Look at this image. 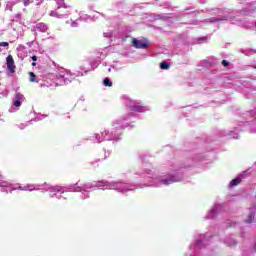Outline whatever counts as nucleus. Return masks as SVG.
<instances>
[{
    "label": "nucleus",
    "instance_id": "nucleus-6",
    "mask_svg": "<svg viewBox=\"0 0 256 256\" xmlns=\"http://www.w3.org/2000/svg\"><path fill=\"white\" fill-rule=\"evenodd\" d=\"M104 85L105 87H113V82L109 78L104 79Z\"/></svg>",
    "mask_w": 256,
    "mask_h": 256
},
{
    "label": "nucleus",
    "instance_id": "nucleus-14",
    "mask_svg": "<svg viewBox=\"0 0 256 256\" xmlns=\"http://www.w3.org/2000/svg\"><path fill=\"white\" fill-rule=\"evenodd\" d=\"M134 109H135L136 111H141V106H134Z\"/></svg>",
    "mask_w": 256,
    "mask_h": 256
},
{
    "label": "nucleus",
    "instance_id": "nucleus-2",
    "mask_svg": "<svg viewBox=\"0 0 256 256\" xmlns=\"http://www.w3.org/2000/svg\"><path fill=\"white\" fill-rule=\"evenodd\" d=\"M14 99H15L13 102L14 107H20L23 101H25V95L21 94L20 92H16L14 95Z\"/></svg>",
    "mask_w": 256,
    "mask_h": 256
},
{
    "label": "nucleus",
    "instance_id": "nucleus-4",
    "mask_svg": "<svg viewBox=\"0 0 256 256\" xmlns=\"http://www.w3.org/2000/svg\"><path fill=\"white\" fill-rule=\"evenodd\" d=\"M161 183H163V185H171V183H175V178L173 176H170L169 178H163Z\"/></svg>",
    "mask_w": 256,
    "mask_h": 256
},
{
    "label": "nucleus",
    "instance_id": "nucleus-11",
    "mask_svg": "<svg viewBox=\"0 0 256 256\" xmlns=\"http://www.w3.org/2000/svg\"><path fill=\"white\" fill-rule=\"evenodd\" d=\"M0 47H9V42H0Z\"/></svg>",
    "mask_w": 256,
    "mask_h": 256
},
{
    "label": "nucleus",
    "instance_id": "nucleus-1",
    "mask_svg": "<svg viewBox=\"0 0 256 256\" xmlns=\"http://www.w3.org/2000/svg\"><path fill=\"white\" fill-rule=\"evenodd\" d=\"M6 63H7V69L10 71V73H15V60L13 59L12 55H8L6 58Z\"/></svg>",
    "mask_w": 256,
    "mask_h": 256
},
{
    "label": "nucleus",
    "instance_id": "nucleus-12",
    "mask_svg": "<svg viewBox=\"0 0 256 256\" xmlns=\"http://www.w3.org/2000/svg\"><path fill=\"white\" fill-rule=\"evenodd\" d=\"M223 67H229V62L227 60L222 61Z\"/></svg>",
    "mask_w": 256,
    "mask_h": 256
},
{
    "label": "nucleus",
    "instance_id": "nucleus-10",
    "mask_svg": "<svg viewBox=\"0 0 256 256\" xmlns=\"http://www.w3.org/2000/svg\"><path fill=\"white\" fill-rule=\"evenodd\" d=\"M254 219H255V216H253V214H251V215L249 216V219L246 220V222H247V223H251Z\"/></svg>",
    "mask_w": 256,
    "mask_h": 256
},
{
    "label": "nucleus",
    "instance_id": "nucleus-3",
    "mask_svg": "<svg viewBox=\"0 0 256 256\" xmlns=\"http://www.w3.org/2000/svg\"><path fill=\"white\" fill-rule=\"evenodd\" d=\"M132 45L135 49H147V43L141 42L137 38H132Z\"/></svg>",
    "mask_w": 256,
    "mask_h": 256
},
{
    "label": "nucleus",
    "instance_id": "nucleus-15",
    "mask_svg": "<svg viewBox=\"0 0 256 256\" xmlns=\"http://www.w3.org/2000/svg\"><path fill=\"white\" fill-rule=\"evenodd\" d=\"M32 61H34V62L37 61V56H35V55L32 56Z\"/></svg>",
    "mask_w": 256,
    "mask_h": 256
},
{
    "label": "nucleus",
    "instance_id": "nucleus-5",
    "mask_svg": "<svg viewBox=\"0 0 256 256\" xmlns=\"http://www.w3.org/2000/svg\"><path fill=\"white\" fill-rule=\"evenodd\" d=\"M241 183V178H235L230 181V187H237Z\"/></svg>",
    "mask_w": 256,
    "mask_h": 256
},
{
    "label": "nucleus",
    "instance_id": "nucleus-7",
    "mask_svg": "<svg viewBox=\"0 0 256 256\" xmlns=\"http://www.w3.org/2000/svg\"><path fill=\"white\" fill-rule=\"evenodd\" d=\"M170 65L167 62H161L160 63V69L167 70L169 69Z\"/></svg>",
    "mask_w": 256,
    "mask_h": 256
},
{
    "label": "nucleus",
    "instance_id": "nucleus-13",
    "mask_svg": "<svg viewBox=\"0 0 256 256\" xmlns=\"http://www.w3.org/2000/svg\"><path fill=\"white\" fill-rule=\"evenodd\" d=\"M52 189H53V191H55L56 193H59V191H60L59 187H54V188H52Z\"/></svg>",
    "mask_w": 256,
    "mask_h": 256
},
{
    "label": "nucleus",
    "instance_id": "nucleus-16",
    "mask_svg": "<svg viewBox=\"0 0 256 256\" xmlns=\"http://www.w3.org/2000/svg\"><path fill=\"white\" fill-rule=\"evenodd\" d=\"M36 66H37V63L33 62L32 67H36Z\"/></svg>",
    "mask_w": 256,
    "mask_h": 256
},
{
    "label": "nucleus",
    "instance_id": "nucleus-8",
    "mask_svg": "<svg viewBox=\"0 0 256 256\" xmlns=\"http://www.w3.org/2000/svg\"><path fill=\"white\" fill-rule=\"evenodd\" d=\"M35 0H22L24 7H29Z\"/></svg>",
    "mask_w": 256,
    "mask_h": 256
},
{
    "label": "nucleus",
    "instance_id": "nucleus-9",
    "mask_svg": "<svg viewBox=\"0 0 256 256\" xmlns=\"http://www.w3.org/2000/svg\"><path fill=\"white\" fill-rule=\"evenodd\" d=\"M29 75H30V82H31V83H35V77H36V76H35V73L30 72Z\"/></svg>",
    "mask_w": 256,
    "mask_h": 256
}]
</instances>
